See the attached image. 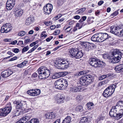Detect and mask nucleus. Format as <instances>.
<instances>
[{"label": "nucleus", "mask_w": 123, "mask_h": 123, "mask_svg": "<svg viewBox=\"0 0 123 123\" xmlns=\"http://www.w3.org/2000/svg\"><path fill=\"white\" fill-rule=\"evenodd\" d=\"M38 46V45H37L35 46L32 48L31 49V52L34 51L35 49H36Z\"/></svg>", "instance_id": "nucleus-58"}, {"label": "nucleus", "mask_w": 123, "mask_h": 123, "mask_svg": "<svg viewBox=\"0 0 123 123\" xmlns=\"http://www.w3.org/2000/svg\"><path fill=\"white\" fill-rule=\"evenodd\" d=\"M53 36H50L46 39V41L47 42H49L51 39H53Z\"/></svg>", "instance_id": "nucleus-55"}, {"label": "nucleus", "mask_w": 123, "mask_h": 123, "mask_svg": "<svg viewBox=\"0 0 123 123\" xmlns=\"http://www.w3.org/2000/svg\"><path fill=\"white\" fill-rule=\"evenodd\" d=\"M56 63V64L59 69H64L67 68L69 65V62L64 59L59 60Z\"/></svg>", "instance_id": "nucleus-5"}, {"label": "nucleus", "mask_w": 123, "mask_h": 123, "mask_svg": "<svg viewBox=\"0 0 123 123\" xmlns=\"http://www.w3.org/2000/svg\"><path fill=\"white\" fill-rule=\"evenodd\" d=\"M12 51L15 53H17L19 52V49L18 48H13L12 49Z\"/></svg>", "instance_id": "nucleus-51"}, {"label": "nucleus", "mask_w": 123, "mask_h": 123, "mask_svg": "<svg viewBox=\"0 0 123 123\" xmlns=\"http://www.w3.org/2000/svg\"><path fill=\"white\" fill-rule=\"evenodd\" d=\"M13 103L16 104V108L17 109H20L23 107V105L20 101L17 100L14 101Z\"/></svg>", "instance_id": "nucleus-19"}, {"label": "nucleus", "mask_w": 123, "mask_h": 123, "mask_svg": "<svg viewBox=\"0 0 123 123\" xmlns=\"http://www.w3.org/2000/svg\"><path fill=\"white\" fill-rule=\"evenodd\" d=\"M23 13V11L22 9H18L16 11L15 15L17 17H20L22 15Z\"/></svg>", "instance_id": "nucleus-25"}, {"label": "nucleus", "mask_w": 123, "mask_h": 123, "mask_svg": "<svg viewBox=\"0 0 123 123\" xmlns=\"http://www.w3.org/2000/svg\"><path fill=\"white\" fill-rule=\"evenodd\" d=\"M88 119L86 117H82L81 119L80 120V123H87Z\"/></svg>", "instance_id": "nucleus-30"}, {"label": "nucleus", "mask_w": 123, "mask_h": 123, "mask_svg": "<svg viewBox=\"0 0 123 123\" xmlns=\"http://www.w3.org/2000/svg\"><path fill=\"white\" fill-rule=\"evenodd\" d=\"M110 37L106 33L99 32L93 35L91 38V40L94 42H101L104 41Z\"/></svg>", "instance_id": "nucleus-3"}, {"label": "nucleus", "mask_w": 123, "mask_h": 123, "mask_svg": "<svg viewBox=\"0 0 123 123\" xmlns=\"http://www.w3.org/2000/svg\"><path fill=\"white\" fill-rule=\"evenodd\" d=\"M120 28V27L118 26H111V27L110 32L112 33L119 36Z\"/></svg>", "instance_id": "nucleus-9"}, {"label": "nucleus", "mask_w": 123, "mask_h": 123, "mask_svg": "<svg viewBox=\"0 0 123 123\" xmlns=\"http://www.w3.org/2000/svg\"><path fill=\"white\" fill-rule=\"evenodd\" d=\"M50 74L49 70L48 69L46 70V71L44 72L43 74H40V75H38V77L40 79H45L48 78Z\"/></svg>", "instance_id": "nucleus-12"}, {"label": "nucleus", "mask_w": 123, "mask_h": 123, "mask_svg": "<svg viewBox=\"0 0 123 123\" xmlns=\"http://www.w3.org/2000/svg\"><path fill=\"white\" fill-rule=\"evenodd\" d=\"M55 102L58 104H62L64 102L65 96L63 94H58L55 97Z\"/></svg>", "instance_id": "nucleus-7"}, {"label": "nucleus", "mask_w": 123, "mask_h": 123, "mask_svg": "<svg viewBox=\"0 0 123 123\" xmlns=\"http://www.w3.org/2000/svg\"><path fill=\"white\" fill-rule=\"evenodd\" d=\"M44 118L48 122L50 121L51 120L54 118L55 117V114L53 112L47 113L44 116Z\"/></svg>", "instance_id": "nucleus-10"}, {"label": "nucleus", "mask_w": 123, "mask_h": 123, "mask_svg": "<svg viewBox=\"0 0 123 123\" xmlns=\"http://www.w3.org/2000/svg\"><path fill=\"white\" fill-rule=\"evenodd\" d=\"M60 31L59 30H56L54 32V34L55 35H58L60 33Z\"/></svg>", "instance_id": "nucleus-53"}, {"label": "nucleus", "mask_w": 123, "mask_h": 123, "mask_svg": "<svg viewBox=\"0 0 123 123\" xmlns=\"http://www.w3.org/2000/svg\"><path fill=\"white\" fill-rule=\"evenodd\" d=\"M60 77L59 73H55L53 75L52 78L53 79H55Z\"/></svg>", "instance_id": "nucleus-36"}, {"label": "nucleus", "mask_w": 123, "mask_h": 123, "mask_svg": "<svg viewBox=\"0 0 123 123\" xmlns=\"http://www.w3.org/2000/svg\"><path fill=\"white\" fill-rule=\"evenodd\" d=\"M111 55L110 54V55L109 56L107 54H105L103 55V58L105 59H108L109 60V61L110 59L109 58L111 57Z\"/></svg>", "instance_id": "nucleus-39"}, {"label": "nucleus", "mask_w": 123, "mask_h": 123, "mask_svg": "<svg viewBox=\"0 0 123 123\" xmlns=\"http://www.w3.org/2000/svg\"><path fill=\"white\" fill-rule=\"evenodd\" d=\"M27 62V61H25L22 62L21 63L18 64L17 65V66L18 67L20 68H22L24 67L25 66Z\"/></svg>", "instance_id": "nucleus-28"}, {"label": "nucleus", "mask_w": 123, "mask_h": 123, "mask_svg": "<svg viewBox=\"0 0 123 123\" xmlns=\"http://www.w3.org/2000/svg\"><path fill=\"white\" fill-rule=\"evenodd\" d=\"M14 6H12V5L9 3H6V8L8 10H11L13 7Z\"/></svg>", "instance_id": "nucleus-32"}, {"label": "nucleus", "mask_w": 123, "mask_h": 123, "mask_svg": "<svg viewBox=\"0 0 123 123\" xmlns=\"http://www.w3.org/2000/svg\"><path fill=\"white\" fill-rule=\"evenodd\" d=\"M86 9L85 8H82L77 11L76 12V13H81L83 12L86 10Z\"/></svg>", "instance_id": "nucleus-35"}, {"label": "nucleus", "mask_w": 123, "mask_h": 123, "mask_svg": "<svg viewBox=\"0 0 123 123\" xmlns=\"http://www.w3.org/2000/svg\"><path fill=\"white\" fill-rule=\"evenodd\" d=\"M13 71L10 69L3 71L1 74L2 77L6 78L9 77L13 73Z\"/></svg>", "instance_id": "nucleus-13"}, {"label": "nucleus", "mask_w": 123, "mask_h": 123, "mask_svg": "<svg viewBox=\"0 0 123 123\" xmlns=\"http://www.w3.org/2000/svg\"><path fill=\"white\" fill-rule=\"evenodd\" d=\"M7 109H8L11 111L12 109V105L10 103H8L6 105V107L5 108Z\"/></svg>", "instance_id": "nucleus-38"}, {"label": "nucleus", "mask_w": 123, "mask_h": 123, "mask_svg": "<svg viewBox=\"0 0 123 123\" xmlns=\"http://www.w3.org/2000/svg\"><path fill=\"white\" fill-rule=\"evenodd\" d=\"M110 54L111 57L109 58V62L113 64L119 62L123 55V54H122L121 51L117 49H115L111 52Z\"/></svg>", "instance_id": "nucleus-2"}, {"label": "nucleus", "mask_w": 123, "mask_h": 123, "mask_svg": "<svg viewBox=\"0 0 123 123\" xmlns=\"http://www.w3.org/2000/svg\"><path fill=\"white\" fill-rule=\"evenodd\" d=\"M116 87V86L114 84H113L108 87L106 89H107V92L109 93V96H111L114 92L115 89Z\"/></svg>", "instance_id": "nucleus-15"}, {"label": "nucleus", "mask_w": 123, "mask_h": 123, "mask_svg": "<svg viewBox=\"0 0 123 123\" xmlns=\"http://www.w3.org/2000/svg\"><path fill=\"white\" fill-rule=\"evenodd\" d=\"M46 70H47V69L44 66H42L40 67L37 70L38 73L39 74L38 75H40V74H43L44 72H45L46 71Z\"/></svg>", "instance_id": "nucleus-21"}, {"label": "nucleus", "mask_w": 123, "mask_h": 123, "mask_svg": "<svg viewBox=\"0 0 123 123\" xmlns=\"http://www.w3.org/2000/svg\"><path fill=\"white\" fill-rule=\"evenodd\" d=\"M107 91V89H106L104 91L103 93V95L106 98H108L111 96H110L108 94H109Z\"/></svg>", "instance_id": "nucleus-33"}, {"label": "nucleus", "mask_w": 123, "mask_h": 123, "mask_svg": "<svg viewBox=\"0 0 123 123\" xmlns=\"http://www.w3.org/2000/svg\"><path fill=\"white\" fill-rule=\"evenodd\" d=\"M23 44V42L22 41H19L17 43V45H21Z\"/></svg>", "instance_id": "nucleus-63"}, {"label": "nucleus", "mask_w": 123, "mask_h": 123, "mask_svg": "<svg viewBox=\"0 0 123 123\" xmlns=\"http://www.w3.org/2000/svg\"><path fill=\"white\" fill-rule=\"evenodd\" d=\"M62 16V15L61 14H58L55 17V18H56V19H58L60 18Z\"/></svg>", "instance_id": "nucleus-62"}, {"label": "nucleus", "mask_w": 123, "mask_h": 123, "mask_svg": "<svg viewBox=\"0 0 123 123\" xmlns=\"http://www.w3.org/2000/svg\"><path fill=\"white\" fill-rule=\"evenodd\" d=\"M17 40H15L13 41L11 43H10V44H11L13 45H15L16 43L17 42Z\"/></svg>", "instance_id": "nucleus-61"}, {"label": "nucleus", "mask_w": 123, "mask_h": 123, "mask_svg": "<svg viewBox=\"0 0 123 123\" xmlns=\"http://www.w3.org/2000/svg\"><path fill=\"white\" fill-rule=\"evenodd\" d=\"M87 17L86 16H82L79 20L80 22H81L85 21Z\"/></svg>", "instance_id": "nucleus-49"}, {"label": "nucleus", "mask_w": 123, "mask_h": 123, "mask_svg": "<svg viewBox=\"0 0 123 123\" xmlns=\"http://www.w3.org/2000/svg\"><path fill=\"white\" fill-rule=\"evenodd\" d=\"M2 110H3V111L7 115L8 113H9L10 112V110L8 109H6L5 108H4L3 109H2Z\"/></svg>", "instance_id": "nucleus-41"}, {"label": "nucleus", "mask_w": 123, "mask_h": 123, "mask_svg": "<svg viewBox=\"0 0 123 123\" xmlns=\"http://www.w3.org/2000/svg\"><path fill=\"white\" fill-rule=\"evenodd\" d=\"M31 96H36L39 95L41 92L40 90L38 89H36L35 90L32 89L31 90Z\"/></svg>", "instance_id": "nucleus-18"}, {"label": "nucleus", "mask_w": 123, "mask_h": 123, "mask_svg": "<svg viewBox=\"0 0 123 123\" xmlns=\"http://www.w3.org/2000/svg\"><path fill=\"white\" fill-rule=\"evenodd\" d=\"M76 110L77 111H79L81 112L83 111V109L82 106L79 105L77 106L75 108Z\"/></svg>", "instance_id": "nucleus-29"}, {"label": "nucleus", "mask_w": 123, "mask_h": 123, "mask_svg": "<svg viewBox=\"0 0 123 123\" xmlns=\"http://www.w3.org/2000/svg\"><path fill=\"white\" fill-rule=\"evenodd\" d=\"M82 96L81 95H78L76 98V99L77 100H80L82 99Z\"/></svg>", "instance_id": "nucleus-54"}, {"label": "nucleus", "mask_w": 123, "mask_h": 123, "mask_svg": "<svg viewBox=\"0 0 123 123\" xmlns=\"http://www.w3.org/2000/svg\"><path fill=\"white\" fill-rule=\"evenodd\" d=\"M71 120L70 117H67L63 121L62 123H70Z\"/></svg>", "instance_id": "nucleus-27"}, {"label": "nucleus", "mask_w": 123, "mask_h": 123, "mask_svg": "<svg viewBox=\"0 0 123 123\" xmlns=\"http://www.w3.org/2000/svg\"><path fill=\"white\" fill-rule=\"evenodd\" d=\"M81 89V87L80 86H71L68 90L69 92H80Z\"/></svg>", "instance_id": "nucleus-11"}, {"label": "nucleus", "mask_w": 123, "mask_h": 123, "mask_svg": "<svg viewBox=\"0 0 123 123\" xmlns=\"http://www.w3.org/2000/svg\"><path fill=\"white\" fill-rule=\"evenodd\" d=\"M85 74V71H82L78 73V75H83Z\"/></svg>", "instance_id": "nucleus-57"}, {"label": "nucleus", "mask_w": 123, "mask_h": 123, "mask_svg": "<svg viewBox=\"0 0 123 123\" xmlns=\"http://www.w3.org/2000/svg\"><path fill=\"white\" fill-rule=\"evenodd\" d=\"M83 53L82 51L81 50L79 51L78 50L75 55L74 57V58L79 59L81 58L83 56Z\"/></svg>", "instance_id": "nucleus-23"}, {"label": "nucleus", "mask_w": 123, "mask_h": 123, "mask_svg": "<svg viewBox=\"0 0 123 123\" xmlns=\"http://www.w3.org/2000/svg\"><path fill=\"white\" fill-rule=\"evenodd\" d=\"M68 72H62L59 73L60 77L62 76H64L68 74Z\"/></svg>", "instance_id": "nucleus-40"}, {"label": "nucleus", "mask_w": 123, "mask_h": 123, "mask_svg": "<svg viewBox=\"0 0 123 123\" xmlns=\"http://www.w3.org/2000/svg\"><path fill=\"white\" fill-rule=\"evenodd\" d=\"M15 0H7L6 2L12 5V6H14L15 3Z\"/></svg>", "instance_id": "nucleus-37"}, {"label": "nucleus", "mask_w": 123, "mask_h": 123, "mask_svg": "<svg viewBox=\"0 0 123 123\" xmlns=\"http://www.w3.org/2000/svg\"><path fill=\"white\" fill-rule=\"evenodd\" d=\"M92 76L90 74L83 76L80 78V84L82 86H87L92 82Z\"/></svg>", "instance_id": "nucleus-4"}, {"label": "nucleus", "mask_w": 123, "mask_h": 123, "mask_svg": "<svg viewBox=\"0 0 123 123\" xmlns=\"http://www.w3.org/2000/svg\"><path fill=\"white\" fill-rule=\"evenodd\" d=\"M17 56H15L14 57L11 59H10L9 60V61H13L15 60H16L17 59Z\"/></svg>", "instance_id": "nucleus-59"}, {"label": "nucleus", "mask_w": 123, "mask_h": 123, "mask_svg": "<svg viewBox=\"0 0 123 123\" xmlns=\"http://www.w3.org/2000/svg\"><path fill=\"white\" fill-rule=\"evenodd\" d=\"M110 116L117 120L119 119L123 116V102L120 101L113 106L109 112Z\"/></svg>", "instance_id": "nucleus-1"}, {"label": "nucleus", "mask_w": 123, "mask_h": 123, "mask_svg": "<svg viewBox=\"0 0 123 123\" xmlns=\"http://www.w3.org/2000/svg\"><path fill=\"white\" fill-rule=\"evenodd\" d=\"M52 9V5L51 4H48L44 7L43 10L45 14H49L51 13Z\"/></svg>", "instance_id": "nucleus-8"}, {"label": "nucleus", "mask_w": 123, "mask_h": 123, "mask_svg": "<svg viewBox=\"0 0 123 123\" xmlns=\"http://www.w3.org/2000/svg\"><path fill=\"white\" fill-rule=\"evenodd\" d=\"M97 63V68L101 67L104 68L105 66V64L103 62L100 60L98 59Z\"/></svg>", "instance_id": "nucleus-24"}, {"label": "nucleus", "mask_w": 123, "mask_h": 123, "mask_svg": "<svg viewBox=\"0 0 123 123\" xmlns=\"http://www.w3.org/2000/svg\"><path fill=\"white\" fill-rule=\"evenodd\" d=\"M63 2V0H58L57 1L58 6L60 5Z\"/></svg>", "instance_id": "nucleus-56"}, {"label": "nucleus", "mask_w": 123, "mask_h": 123, "mask_svg": "<svg viewBox=\"0 0 123 123\" xmlns=\"http://www.w3.org/2000/svg\"><path fill=\"white\" fill-rule=\"evenodd\" d=\"M30 118L28 116H26L23 117L16 123H25L30 119Z\"/></svg>", "instance_id": "nucleus-17"}, {"label": "nucleus", "mask_w": 123, "mask_h": 123, "mask_svg": "<svg viewBox=\"0 0 123 123\" xmlns=\"http://www.w3.org/2000/svg\"><path fill=\"white\" fill-rule=\"evenodd\" d=\"M7 115L4 112L3 110L2 109L0 110V116H1L5 117Z\"/></svg>", "instance_id": "nucleus-43"}, {"label": "nucleus", "mask_w": 123, "mask_h": 123, "mask_svg": "<svg viewBox=\"0 0 123 123\" xmlns=\"http://www.w3.org/2000/svg\"><path fill=\"white\" fill-rule=\"evenodd\" d=\"M94 18L91 17H88L87 19V21L89 24H90L92 23L93 22V20H91L92 18L93 19Z\"/></svg>", "instance_id": "nucleus-42"}, {"label": "nucleus", "mask_w": 123, "mask_h": 123, "mask_svg": "<svg viewBox=\"0 0 123 123\" xmlns=\"http://www.w3.org/2000/svg\"><path fill=\"white\" fill-rule=\"evenodd\" d=\"M94 105V104L92 102H89L87 104V106L88 108V109H90L91 107Z\"/></svg>", "instance_id": "nucleus-45"}, {"label": "nucleus", "mask_w": 123, "mask_h": 123, "mask_svg": "<svg viewBox=\"0 0 123 123\" xmlns=\"http://www.w3.org/2000/svg\"><path fill=\"white\" fill-rule=\"evenodd\" d=\"M98 59L92 58H90L89 60L90 65L92 66L95 68H97Z\"/></svg>", "instance_id": "nucleus-14"}, {"label": "nucleus", "mask_w": 123, "mask_h": 123, "mask_svg": "<svg viewBox=\"0 0 123 123\" xmlns=\"http://www.w3.org/2000/svg\"><path fill=\"white\" fill-rule=\"evenodd\" d=\"M61 81V83L62 84L63 86H65L66 87H67L68 86V82L66 80L61 79H60Z\"/></svg>", "instance_id": "nucleus-31"}, {"label": "nucleus", "mask_w": 123, "mask_h": 123, "mask_svg": "<svg viewBox=\"0 0 123 123\" xmlns=\"http://www.w3.org/2000/svg\"><path fill=\"white\" fill-rule=\"evenodd\" d=\"M60 79L56 81L54 83V87L55 88L59 89H61L63 87L62 84L61 83Z\"/></svg>", "instance_id": "nucleus-16"}, {"label": "nucleus", "mask_w": 123, "mask_h": 123, "mask_svg": "<svg viewBox=\"0 0 123 123\" xmlns=\"http://www.w3.org/2000/svg\"><path fill=\"white\" fill-rule=\"evenodd\" d=\"M78 49L77 48H72L69 49V52L72 56L74 57L77 51H78Z\"/></svg>", "instance_id": "nucleus-20"}, {"label": "nucleus", "mask_w": 123, "mask_h": 123, "mask_svg": "<svg viewBox=\"0 0 123 123\" xmlns=\"http://www.w3.org/2000/svg\"><path fill=\"white\" fill-rule=\"evenodd\" d=\"M37 76V74L35 72L33 73L31 76V81H35Z\"/></svg>", "instance_id": "nucleus-26"}, {"label": "nucleus", "mask_w": 123, "mask_h": 123, "mask_svg": "<svg viewBox=\"0 0 123 123\" xmlns=\"http://www.w3.org/2000/svg\"><path fill=\"white\" fill-rule=\"evenodd\" d=\"M31 23V15L29 17L27 18L25 21V24L27 25H29Z\"/></svg>", "instance_id": "nucleus-34"}, {"label": "nucleus", "mask_w": 123, "mask_h": 123, "mask_svg": "<svg viewBox=\"0 0 123 123\" xmlns=\"http://www.w3.org/2000/svg\"><path fill=\"white\" fill-rule=\"evenodd\" d=\"M119 10H117V11H115L113 13L111 14V16H113L112 17H113L114 16H115L117 15L118 14V11Z\"/></svg>", "instance_id": "nucleus-47"}, {"label": "nucleus", "mask_w": 123, "mask_h": 123, "mask_svg": "<svg viewBox=\"0 0 123 123\" xmlns=\"http://www.w3.org/2000/svg\"><path fill=\"white\" fill-rule=\"evenodd\" d=\"M38 42L36 41L31 43V47L35 45L38 43Z\"/></svg>", "instance_id": "nucleus-64"}, {"label": "nucleus", "mask_w": 123, "mask_h": 123, "mask_svg": "<svg viewBox=\"0 0 123 123\" xmlns=\"http://www.w3.org/2000/svg\"><path fill=\"white\" fill-rule=\"evenodd\" d=\"M25 40L24 43L25 44H26L30 42V40L28 36H26L25 37Z\"/></svg>", "instance_id": "nucleus-46"}, {"label": "nucleus", "mask_w": 123, "mask_h": 123, "mask_svg": "<svg viewBox=\"0 0 123 123\" xmlns=\"http://www.w3.org/2000/svg\"><path fill=\"white\" fill-rule=\"evenodd\" d=\"M69 22L68 25H72L75 22L74 21L72 20L70 21H68Z\"/></svg>", "instance_id": "nucleus-60"}, {"label": "nucleus", "mask_w": 123, "mask_h": 123, "mask_svg": "<svg viewBox=\"0 0 123 123\" xmlns=\"http://www.w3.org/2000/svg\"><path fill=\"white\" fill-rule=\"evenodd\" d=\"M28 49V47L26 46L22 50V52L23 53L24 52H25L26 51H27Z\"/></svg>", "instance_id": "nucleus-52"}, {"label": "nucleus", "mask_w": 123, "mask_h": 123, "mask_svg": "<svg viewBox=\"0 0 123 123\" xmlns=\"http://www.w3.org/2000/svg\"><path fill=\"white\" fill-rule=\"evenodd\" d=\"M115 70L117 72L123 71V64L116 66L115 68Z\"/></svg>", "instance_id": "nucleus-22"}, {"label": "nucleus", "mask_w": 123, "mask_h": 123, "mask_svg": "<svg viewBox=\"0 0 123 123\" xmlns=\"http://www.w3.org/2000/svg\"><path fill=\"white\" fill-rule=\"evenodd\" d=\"M108 75H103L100 76L98 78V79L99 80H101L104 79H105V78H106L107 76Z\"/></svg>", "instance_id": "nucleus-44"}, {"label": "nucleus", "mask_w": 123, "mask_h": 123, "mask_svg": "<svg viewBox=\"0 0 123 123\" xmlns=\"http://www.w3.org/2000/svg\"><path fill=\"white\" fill-rule=\"evenodd\" d=\"M12 29L10 24L9 23H7L2 26L0 31L2 33H7L10 31Z\"/></svg>", "instance_id": "nucleus-6"}, {"label": "nucleus", "mask_w": 123, "mask_h": 123, "mask_svg": "<svg viewBox=\"0 0 123 123\" xmlns=\"http://www.w3.org/2000/svg\"><path fill=\"white\" fill-rule=\"evenodd\" d=\"M38 120L37 119H31V123H38Z\"/></svg>", "instance_id": "nucleus-50"}, {"label": "nucleus", "mask_w": 123, "mask_h": 123, "mask_svg": "<svg viewBox=\"0 0 123 123\" xmlns=\"http://www.w3.org/2000/svg\"><path fill=\"white\" fill-rule=\"evenodd\" d=\"M26 33L25 31H22L19 32L18 34L19 36H22L25 35Z\"/></svg>", "instance_id": "nucleus-48"}]
</instances>
